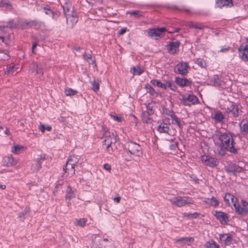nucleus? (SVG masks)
<instances>
[{
    "instance_id": "32",
    "label": "nucleus",
    "mask_w": 248,
    "mask_h": 248,
    "mask_svg": "<svg viewBox=\"0 0 248 248\" xmlns=\"http://www.w3.org/2000/svg\"><path fill=\"white\" fill-rule=\"evenodd\" d=\"M63 10L65 16L74 13L72 7L69 6L68 4H66L65 6H63Z\"/></svg>"
},
{
    "instance_id": "25",
    "label": "nucleus",
    "mask_w": 248,
    "mask_h": 248,
    "mask_svg": "<svg viewBox=\"0 0 248 248\" xmlns=\"http://www.w3.org/2000/svg\"><path fill=\"white\" fill-rule=\"evenodd\" d=\"M213 118L215 120V122L219 123L224 119V116L221 111H218L215 113Z\"/></svg>"
},
{
    "instance_id": "7",
    "label": "nucleus",
    "mask_w": 248,
    "mask_h": 248,
    "mask_svg": "<svg viewBox=\"0 0 248 248\" xmlns=\"http://www.w3.org/2000/svg\"><path fill=\"white\" fill-rule=\"evenodd\" d=\"M46 159V154H42L38 155V157L33 160L34 163L31 165V170L33 171H38L41 168V165L43 161Z\"/></svg>"
},
{
    "instance_id": "63",
    "label": "nucleus",
    "mask_w": 248,
    "mask_h": 248,
    "mask_svg": "<svg viewBox=\"0 0 248 248\" xmlns=\"http://www.w3.org/2000/svg\"><path fill=\"white\" fill-rule=\"evenodd\" d=\"M145 121L146 123H151L152 122V119L149 117L146 118L145 119L143 120Z\"/></svg>"
},
{
    "instance_id": "47",
    "label": "nucleus",
    "mask_w": 248,
    "mask_h": 248,
    "mask_svg": "<svg viewBox=\"0 0 248 248\" xmlns=\"http://www.w3.org/2000/svg\"><path fill=\"white\" fill-rule=\"evenodd\" d=\"M17 25L16 23H14L13 20L8 22V24L6 26V28H9L11 29H16Z\"/></svg>"
},
{
    "instance_id": "27",
    "label": "nucleus",
    "mask_w": 248,
    "mask_h": 248,
    "mask_svg": "<svg viewBox=\"0 0 248 248\" xmlns=\"http://www.w3.org/2000/svg\"><path fill=\"white\" fill-rule=\"evenodd\" d=\"M0 7H6L9 10H12L13 9L12 5L9 2L8 0H2L0 1Z\"/></svg>"
},
{
    "instance_id": "26",
    "label": "nucleus",
    "mask_w": 248,
    "mask_h": 248,
    "mask_svg": "<svg viewBox=\"0 0 248 248\" xmlns=\"http://www.w3.org/2000/svg\"><path fill=\"white\" fill-rule=\"evenodd\" d=\"M10 58L8 51L0 50V60L7 61Z\"/></svg>"
},
{
    "instance_id": "46",
    "label": "nucleus",
    "mask_w": 248,
    "mask_h": 248,
    "mask_svg": "<svg viewBox=\"0 0 248 248\" xmlns=\"http://www.w3.org/2000/svg\"><path fill=\"white\" fill-rule=\"evenodd\" d=\"M163 113H165L166 115L170 116L171 118L172 115H174V112L172 110H170L167 108H163Z\"/></svg>"
},
{
    "instance_id": "28",
    "label": "nucleus",
    "mask_w": 248,
    "mask_h": 248,
    "mask_svg": "<svg viewBox=\"0 0 248 248\" xmlns=\"http://www.w3.org/2000/svg\"><path fill=\"white\" fill-rule=\"evenodd\" d=\"M4 162H6L7 166H13L16 164V160L12 156L5 157Z\"/></svg>"
},
{
    "instance_id": "16",
    "label": "nucleus",
    "mask_w": 248,
    "mask_h": 248,
    "mask_svg": "<svg viewBox=\"0 0 248 248\" xmlns=\"http://www.w3.org/2000/svg\"><path fill=\"white\" fill-rule=\"evenodd\" d=\"M240 108H241V106L232 104L230 107H228L226 111L227 113H231L233 117H236L239 115Z\"/></svg>"
},
{
    "instance_id": "20",
    "label": "nucleus",
    "mask_w": 248,
    "mask_h": 248,
    "mask_svg": "<svg viewBox=\"0 0 248 248\" xmlns=\"http://www.w3.org/2000/svg\"><path fill=\"white\" fill-rule=\"evenodd\" d=\"M217 4L218 7L222 8L225 6L232 5V0H217Z\"/></svg>"
},
{
    "instance_id": "1",
    "label": "nucleus",
    "mask_w": 248,
    "mask_h": 248,
    "mask_svg": "<svg viewBox=\"0 0 248 248\" xmlns=\"http://www.w3.org/2000/svg\"><path fill=\"white\" fill-rule=\"evenodd\" d=\"M233 134L231 133H225L219 136V155H223L225 152H229L233 154H237L239 149L235 146L236 143L233 139Z\"/></svg>"
},
{
    "instance_id": "50",
    "label": "nucleus",
    "mask_w": 248,
    "mask_h": 248,
    "mask_svg": "<svg viewBox=\"0 0 248 248\" xmlns=\"http://www.w3.org/2000/svg\"><path fill=\"white\" fill-rule=\"evenodd\" d=\"M233 198V195L230 193H227L224 197V200L227 204H230V199Z\"/></svg>"
},
{
    "instance_id": "3",
    "label": "nucleus",
    "mask_w": 248,
    "mask_h": 248,
    "mask_svg": "<svg viewBox=\"0 0 248 248\" xmlns=\"http://www.w3.org/2000/svg\"><path fill=\"white\" fill-rule=\"evenodd\" d=\"M172 204L176 205L178 207H181L187 204L193 203V200L191 198L186 197H174L170 200Z\"/></svg>"
},
{
    "instance_id": "29",
    "label": "nucleus",
    "mask_w": 248,
    "mask_h": 248,
    "mask_svg": "<svg viewBox=\"0 0 248 248\" xmlns=\"http://www.w3.org/2000/svg\"><path fill=\"white\" fill-rule=\"evenodd\" d=\"M240 131L244 135L248 134V121L246 123L243 124L242 125L240 124Z\"/></svg>"
},
{
    "instance_id": "40",
    "label": "nucleus",
    "mask_w": 248,
    "mask_h": 248,
    "mask_svg": "<svg viewBox=\"0 0 248 248\" xmlns=\"http://www.w3.org/2000/svg\"><path fill=\"white\" fill-rule=\"evenodd\" d=\"M84 58L89 62L90 64H93L94 62V60H92V56L91 54H89L87 55L85 52L83 55Z\"/></svg>"
},
{
    "instance_id": "45",
    "label": "nucleus",
    "mask_w": 248,
    "mask_h": 248,
    "mask_svg": "<svg viewBox=\"0 0 248 248\" xmlns=\"http://www.w3.org/2000/svg\"><path fill=\"white\" fill-rule=\"evenodd\" d=\"M148 93L152 95H154L155 93L154 89L149 84H147L145 87Z\"/></svg>"
},
{
    "instance_id": "64",
    "label": "nucleus",
    "mask_w": 248,
    "mask_h": 248,
    "mask_svg": "<svg viewBox=\"0 0 248 248\" xmlns=\"http://www.w3.org/2000/svg\"><path fill=\"white\" fill-rule=\"evenodd\" d=\"M3 132L8 136L11 135V133L9 129L7 127L5 128V129L4 130Z\"/></svg>"
},
{
    "instance_id": "23",
    "label": "nucleus",
    "mask_w": 248,
    "mask_h": 248,
    "mask_svg": "<svg viewBox=\"0 0 248 248\" xmlns=\"http://www.w3.org/2000/svg\"><path fill=\"white\" fill-rule=\"evenodd\" d=\"M43 12L45 13L46 15L51 16L53 19H56L57 17L59 16V14L57 13H55L50 9L44 7L43 8Z\"/></svg>"
},
{
    "instance_id": "38",
    "label": "nucleus",
    "mask_w": 248,
    "mask_h": 248,
    "mask_svg": "<svg viewBox=\"0 0 248 248\" xmlns=\"http://www.w3.org/2000/svg\"><path fill=\"white\" fill-rule=\"evenodd\" d=\"M87 219L85 218H82L79 219H77L76 221V223L75 224L76 225H78L81 227H83L85 225Z\"/></svg>"
},
{
    "instance_id": "10",
    "label": "nucleus",
    "mask_w": 248,
    "mask_h": 248,
    "mask_svg": "<svg viewBox=\"0 0 248 248\" xmlns=\"http://www.w3.org/2000/svg\"><path fill=\"white\" fill-rule=\"evenodd\" d=\"M180 45V42L177 40L170 42L169 44L167 46L168 52L171 54L177 53L179 51Z\"/></svg>"
},
{
    "instance_id": "2",
    "label": "nucleus",
    "mask_w": 248,
    "mask_h": 248,
    "mask_svg": "<svg viewBox=\"0 0 248 248\" xmlns=\"http://www.w3.org/2000/svg\"><path fill=\"white\" fill-rule=\"evenodd\" d=\"M124 149L129 152L131 155L140 156L142 155V151L141 146L135 142L132 141L127 143Z\"/></svg>"
},
{
    "instance_id": "15",
    "label": "nucleus",
    "mask_w": 248,
    "mask_h": 248,
    "mask_svg": "<svg viewBox=\"0 0 248 248\" xmlns=\"http://www.w3.org/2000/svg\"><path fill=\"white\" fill-rule=\"evenodd\" d=\"M175 82L180 87L190 86L192 84V81L185 78L176 77Z\"/></svg>"
},
{
    "instance_id": "24",
    "label": "nucleus",
    "mask_w": 248,
    "mask_h": 248,
    "mask_svg": "<svg viewBox=\"0 0 248 248\" xmlns=\"http://www.w3.org/2000/svg\"><path fill=\"white\" fill-rule=\"evenodd\" d=\"M146 107L147 111L149 112L150 114H153L155 110L153 108L155 107V101H151V102L145 104Z\"/></svg>"
},
{
    "instance_id": "42",
    "label": "nucleus",
    "mask_w": 248,
    "mask_h": 248,
    "mask_svg": "<svg viewBox=\"0 0 248 248\" xmlns=\"http://www.w3.org/2000/svg\"><path fill=\"white\" fill-rule=\"evenodd\" d=\"M171 118L173 121H174V123H172L173 124H177L179 128L182 127V124L179 121L178 118L175 114L172 115Z\"/></svg>"
},
{
    "instance_id": "53",
    "label": "nucleus",
    "mask_w": 248,
    "mask_h": 248,
    "mask_svg": "<svg viewBox=\"0 0 248 248\" xmlns=\"http://www.w3.org/2000/svg\"><path fill=\"white\" fill-rule=\"evenodd\" d=\"M29 211V209L26 207L23 212H20L19 213L18 217L20 218H23V220L25 218V215L27 214Z\"/></svg>"
},
{
    "instance_id": "13",
    "label": "nucleus",
    "mask_w": 248,
    "mask_h": 248,
    "mask_svg": "<svg viewBox=\"0 0 248 248\" xmlns=\"http://www.w3.org/2000/svg\"><path fill=\"white\" fill-rule=\"evenodd\" d=\"M245 46L241 45L238 48V51L242 53L241 59L244 61H248V38H246Z\"/></svg>"
},
{
    "instance_id": "39",
    "label": "nucleus",
    "mask_w": 248,
    "mask_h": 248,
    "mask_svg": "<svg viewBox=\"0 0 248 248\" xmlns=\"http://www.w3.org/2000/svg\"><path fill=\"white\" fill-rule=\"evenodd\" d=\"M64 93L65 95L67 96H72L76 94L78 92L76 90H73L71 88H68V89H65Z\"/></svg>"
},
{
    "instance_id": "58",
    "label": "nucleus",
    "mask_w": 248,
    "mask_h": 248,
    "mask_svg": "<svg viewBox=\"0 0 248 248\" xmlns=\"http://www.w3.org/2000/svg\"><path fill=\"white\" fill-rule=\"evenodd\" d=\"M178 147V143L174 142L170 145V149L172 150H175Z\"/></svg>"
},
{
    "instance_id": "22",
    "label": "nucleus",
    "mask_w": 248,
    "mask_h": 248,
    "mask_svg": "<svg viewBox=\"0 0 248 248\" xmlns=\"http://www.w3.org/2000/svg\"><path fill=\"white\" fill-rule=\"evenodd\" d=\"M75 197V193L74 190L70 186H67L66 190V195H65V198L70 200L71 198Z\"/></svg>"
},
{
    "instance_id": "21",
    "label": "nucleus",
    "mask_w": 248,
    "mask_h": 248,
    "mask_svg": "<svg viewBox=\"0 0 248 248\" xmlns=\"http://www.w3.org/2000/svg\"><path fill=\"white\" fill-rule=\"evenodd\" d=\"M18 69L17 67H16L15 65H7V68L5 71V74L8 75H13L14 73Z\"/></svg>"
},
{
    "instance_id": "12",
    "label": "nucleus",
    "mask_w": 248,
    "mask_h": 248,
    "mask_svg": "<svg viewBox=\"0 0 248 248\" xmlns=\"http://www.w3.org/2000/svg\"><path fill=\"white\" fill-rule=\"evenodd\" d=\"M201 160L204 162L206 165L211 167H214L217 166V159L210 156L203 155L201 157Z\"/></svg>"
},
{
    "instance_id": "51",
    "label": "nucleus",
    "mask_w": 248,
    "mask_h": 248,
    "mask_svg": "<svg viewBox=\"0 0 248 248\" xmlns=\"http://www.w3.org/2000/svg\"><path fill=\"white\" fill-rule=\"evenodd\" d=\"M126 14L133 15L136 17H140V16H141V15L140 14V11H137V10L132 11H128V12H126Z\"/></svg>"
},
{
    "instance_id": "55",
    "label": "nucleus",
    "mask_w": 248,
    "mask_h": 248,
    "mask_svg": "<svg viewBox=\"0 0 248 248\" xmlns=\"http://www.w3.org/2000/svg\"><path fill=\"white\" fill-rule=\"evenodd\" d=\"M150 115H152V114H150L149 113V112H147V111L143 112L142 113V117L143 121Z\"/></svg>"
},
{
    "instance_id": "31",
    "label": "nucleus",
    "mask_w": 248,
    "mask_h": 248,
    "mask_svg": "<svg viewBox=\"0 0 248 248\" xmlns=\"http://www.w3.org/2000/svg\"><path fill=\"white\" fill-rule=\"evenodd\" d=\"M169 130L170 128L165 124L163 125H159L157 128V130L160 133H169Z\"/></svg>"
},
{
    "instance_id": "36",
    "label": "nucleus",
    "mask_w": 248,
    "mask_h": 248,
    "mask_svg": "<svg viewBox=\"0 0 248 248\" xmlns=\"http://www.w3.org/2000/svg\"><path fill=\"white\" fill-rule=\"evenodd\" d=\"M91 248H101L100 247V241L99 239L95 238L93 240Z\"/></svg>"
},
{
    "instance_id": "30",
    "label": "nucleus",
    "mask_w": 248,
    "mask_h": 248,
    "mask_svg": "<svg viewBox=\"0 0 248 248\" xmlns=\"http://www.w3.org/2000/svg\"><path fill=\"white\" fill-rule=\"evenodd\" d=\"M206 203L210 204L211 205L214 207H217L218 205V202L217 200L214 197H212L211 199H207V201H206Z\"/></svg>"
},
{
    "instance_id": "18",
    "label": "nucleus",
    "mask_w": 248,
    "mask_h": 248,
    "mask_svg": "<svg viewBox=\"0 0 248 248\" xmlns=\"http://www.w3.org/2000/svg\"><path fill=\"white\" fill-rule=\"evenodd\" d=\"M71 160L68 159L65 165L63 167V170L65 172L67 173L68 175L72 176L75 174V164L71 163L70 162Z\"/></svg>"
},
{
    "instance_id": "48",
    "label": "nucleus",
    "mask_w": 248,
    "mask_h": 248,
    "mask_svg": "<svg viewBox=\"0 0 248 248\" xmlns=\"http://www.w3.org/2000/svg\"><path fill=\"white\" fill-rule=\"evenodd\" d=\"M206 248H219L218 246L215 242L210 243L207 242L205 245Z\"/></svg>"
},
{
    "instance_id": "14",
    "label": "nucleus",
    "mask_w": 248,
    "mask_h": 248,
    "mask_svg": "<svg viewBox=\"0 0 248 248\" xmlns=\"http://www.w3.org/2000/svg\"><path fill=\"white\" fill-rule=\"evenodd\" d=\"M67 20V25L70 28H73L74 25L78 21V17L75 13H72V14L66 16Z\"/></svg>"
},
{
    "instance_id": "5",
    "label": "nucleus",
    "mask_w": 248,
    "mask_h": 248,
    "mask_svg": "<svg viewBox=\"0 0 248 248\" xmlns=\"http://www.w3.org/2000/svg\"><path fill=\"white\" fill-rule=\"evenodd\" d=\"M181 103L184 106H190L197 103L199 100L197 97L192 94H189L188 96L185 97L184 95L181 99H180Z\"/></svg>"
},
{
    "instance_id": "52",
    "label": "nucleus",
    "mask_w": 248,
    "mask_h": 248,
    "mask_svg": "<svg viewBox=\"0 0 248 248\" xmlns=\"http://www.w3.org/2000/svg\"><path fill=\"white\" fill-rule=\"evenodd\" d=\"M133 70L134 75H140L143 72V71L140 68L137 69L135 67H133Z\"/></svg>"
},
{
    "instance_id": "54",
    "label": "nucleus",
    "mask_w": 248,
    "mask_h": 248,
    "mask_svg": "<svg viewBox=\"0 0 248 248\" xmlns=\"http://www.w3.org/2000/svg\"><path fill=\"white\" fill-rule=\"evenodd\" d=\"M196 63L198 64L199 66H200L201 67H204V62L202 59L198 58L197 59Z\"/></svg>"
},
{
    "instance_id": "17",
    "label": "nucleus",
    "mask_w": 248,
    "mask_h": 248,
    "mask_svg": "<svg viewBox=\"0 0 248 248\" xmlns=\"http://www.w3.org/2000/svg\"><path fill=\"white\" fill-rule=\"evenodd\" d=\"M30 68L32 73L35 72L36 75H43V72L41 63L33 62L31 64Z\"/></svg>"
},
{
    "instance_id": "62",
    "label": "nucleus",
    "mask_w": 248,
    "mask_h": 248,
    "mask_svg": "<svg viewBox=\"0 0 248 248\" xmlns=\"http://www.w3.org/2000/svg\"><path fill=\"white\" fill-rule=\"evenodd\" d=\"M127 31L126 28H123L120 30L119 33L120 35L124 34Z\"/></svg>"
},
{
    "instance_id": "35",
    "label": "nucleus",
    "mask_w": 248,
    "mask_h": 248,
    "mask_svg": "<svg viewBox=\"0 0 248 248\" xmlns=\"http://www.w3.org/2000/svg\"><path fill=\"white\" fill-rule=\"evenodd\" d=\"M113 137H114L113 139H111L109 142L108 143V146L107 147V150L108 152H109V147L112 143H115L117 140L118 136L116 135H114L113 133L112 134Z\"/></svg>"
},
{
    "instance_id": "37",
    "label": "nucleus",
    "mask_w": 248,
    "mask_h": 248,
    "mask_svg": "<svg viewBox=\"0 0 248 248\" xmlns=\"http://www.w3.org/2000/svg\"><path fill=\"white\" fill-rule=\"evenodd\" d=\"M194 241V239L192 237L188 238V237H182L177 240V242H183L184 243H188L190 242H193Z\"/></svg>"
},
{
    "instance_id": "41",
    "label": "nucleus",
    "mask_w": 248,
    "mask_h": 248,
    "mask_svg": "<svg viewBox=\"0 0 248 248\" xmlns=\"http://www.w3.org/2000/svg\"><path fill=\"white\" fill-rule=\"evenodd\" d=\"M24 147L20 145H15L12 147V152L15 154H18L19 151L23 149Z\"/></svg>"
},
{
    "instance_id": "11",
    "label": "nucleus",
    "mask_w": 248,
    "mask_h": 248,
    "mask_svg": "<svg viewBox=\"0 0 248 248\" xmlns=\"http://www.w3.org/2000/svg\"><path fill=\"white\" fill-rule=\"evenodd\" d=\"M225 170L228 173H232L235 175L237 173H240L242 171L243 168L238 165L234 163H230L225 167Z\"/></svg>"
},
{
    "instance_id": "49",
    "label": "nucleus",
    "mask_w": 248,
    "mask_h": 248,
    "mask_svg": "<svg viewBox=\"0 0 248 248\" xmlns=\"http://www.w3.org/2000/svg\"><path fill=\"white\" fill-rule=\"evenodd\" d=\"M39 129L42 132H44L46 130L47 131H50L51 129V127L50 126L47 125L46 126L45 125L41 124L39 127Z\"/></svg>"
},
{
    "instance_id": "8",
    "label": "nucleus",
    "mask_w": 248,
    "mask_h": 248,
    "mask_svg": "<svg viewBox=\"0 0 248 248\" xmlns=\"http://www.w3.org/2000/svg\"><path fill=\"white\" fill-rule=\"evenodd\" d=\"M189 65L187 62H179L176 66L174 71L176 73L180 74L183 76H186L188 73Z\"/></svg>"
},
{
    "instance_id": "44",
    "label": "nucleus",
    "mask_w": 248,
    "mask_h": 248,
    "mask_svg": "<svg viewBox=\"0 0 248 248\" xmlns=\"http://www.w3.org/2000/svg\"><path fill=\"white\" fill-rule=\"evenodd\" d=\"M184 215L186 217H190L192 218H196L198 217V216L199 215V214L197 213V212L194 213H185L184 214Z\"/></svg>"
},
{
    "instance_id": "57",
    "label": "nucleus",
    "mask_w": 248,
    "mask_h": 248,
    "mask_svg": "<svg viewBox=\"0 0 248 248\" xmlns=\"http://www.w3.org/2000/svg\"><path fill=\"white\" fill-rule=\"evenodd\" d=\"M204 26L202 23H196L195 29L199 30H203Z\"/></svg>"
},
{
    "instance_id": "9",
    "label": "nucleus",
    "mask_w": 248,
    "mask_h": 248,
    "mask_svg": "<svg viewBox=\"0 0 248 248\" xmlns=\"http://www.w3.org/2000/svg\"><path fill=\"white\" fill-rule=\"evenodd\" d=\"M213 215L222 225H227L229 221L228 216L225 212L216 211L213 213Z\"/></svg>"
},
{
    "instance_id": "34",
    "label": "nucleus",
    "mask_w": 248,
    "mask_h": 248,
    "mask_svg": "<svg viewBox=\"0 0 248 248\" xmlns=\"http://www.w3.org/2000/svg\"><path fill=\"white\" fill-rule=\"evenodd\" d=\"M226 235L227 236V237L224 240V243L226 245H231L232 240V235L230 233H226Z\"/></svg>"
},
{
    "instance_id": "59",
    "label": "nucleus",
    "mask_w": 248,
    "mask_h": 248,
    "mask_svg": "<svg viewBox=\"0 0 248 248\" xmlns=\"http://www.w3.org/2000/svg\"><path fill=\"white\" fill-rule=\"evenodd\" d=\"M104 168L108 171L111 170V166L108 164H105L104 165Z\"/></svg>"
},
{
    "instance_id": "33",
    "label": "nucleus",
    "mask_w": 248,
    "mask_h": 248,
    "mask_svg": "<svg viewBox=\"0 0 248 248\" xmlns=\"http://www.w3.org/2000/svg\"><path fill=\"white\" fill-rule=\"evenodd\" d=\"M151 83L154 85L166 89V85L164 83H162L157 80L153 79L151 81Z\"/></svg>"
},
{
    "instance_id": "19",
    "label": "nucleus",
    "mask_w": 248,
    "mask_h": 248,
    "mask_svg": "<svg viewBox=\"0 0 248 248\" xmlns=\"http://www.w3.org/2000/svg\"><path fill=\"white\" fill-rule=\"evenodd\" d=\"M40 23L36 20L30 21H25L23 22V26L25 28H35L40 26Z\"/></svg>"
},
{
    "instance_id": "6",
    "label": "nucleus",
    "mask_w": 248,
    "mask_h": 248,
    "mask_svg": "<svg viewBox=\"0 0 248 248\" xmlns=\"http://www.w3.org/2000/svg\"><path fill=\"white\" fill-rule=\"evenodd\" d=\"M166 31L165 28H157L150 29L148 31V35L152 38L157 39L158 38H161L163 36L162 33Z\"/></svg>"
},
{
    "instance_id": "60",
    "label": "nucleus",
    "mask_w": 248,
    "mask_h": 248,
    "mask_svg": "<svg viewBox=\"0 0 248 248\" xmlns=\"http://www.w3.org/2000/svg\"><path fill=\"white\" fill-rule=\"evenodd\" d=\"M188 26L189 28H195L196 23L190 22L188 23Z\"/></svg>"
},
{
    "instance_id": "61",
    "label": "nucleus",
    "mask_w": 248,
    "mask_h": 248,
    "mask_svg": "<svg viewBox=\"0 0 248 248\" xmlns=\"http://www.w3.org/2000/svg\"><path fill=\"white\" fill-rule=\"evenodd\" d=\"M104 136L106 138V139L108 138L109 139V137H110V133L107 131H105Z\"/></svg>"
},
{
    "instance_id": "56",
    "label": "nucleus",
    "mask_w": 248,
    "mask_h": 248,
    "mask_svg": "<svg viewBox=\"0 0 248 248\" xmlns=\"http://www.w3.org/2000/svg\"><path fill=\"white\" fill-rule=\"evenodd\" d=\"M220 80H219L218 78H217V79L215 78V81L214 82V85L215 86H219L221 85V82Z\"/></svg>"
},
{
    "instance_id": "43",
    "label": "nucleus",
    "mask_w": 248,
    "mask_h": 248,
    "mask_svg": "<svg viewBox=\"0 0 248 248\" xmlns=\"http://www.w3.org/2000/svg\"><path fill=\"white\" fill-rule=\"evenodd\" d=\"M92 89L93 91L96 92L99 89V82L96 81L95 79L92 82Z\"/></svg>"
},
{
    "instance_id": "4",
    "label": "nucleus",
    "mask_w": 248,
    "mask_h": 248,
    "mask_svg": "<svg viewBox=\"0 0 248 248\" xmlns=\"http://www.w3.org/2000/svg\"><path fill=\"white\" fill-rule=\"evenodd\" d=\"M242 205L234 203L233 206L235 208L236 213L242 216H245L248 213V202L244 200L241 201Z\"/></svg>"
}]
</instances>
